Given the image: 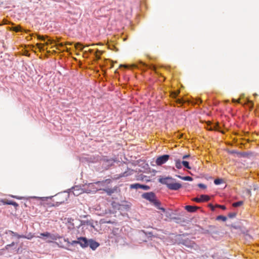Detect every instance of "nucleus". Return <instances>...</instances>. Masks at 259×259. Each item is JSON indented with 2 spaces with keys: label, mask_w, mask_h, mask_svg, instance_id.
<instances>
[{
  "label": "nucleus",
  "mask_w": 259,
  "mask_h": 259,
  "mask_svg": "<svg viewBox=\"0 0 259 259\" xmlns=\"http://www.w3.org/2000/svg\"><path fill=\"white\" fill-rule=\"evenodd\" d=\"M104 182H97L96 183L86 184L83 185L82 190L83 192L90 193H95L98 190H101L102 187L104 186Z\"/></svg>",
  "instance_id": "f03ea898"
},
{
  "label": "nucleus",
  "mask_w": 259,
  "mask_h": 259,
  "mask_svg": "<svg viewBox=\"0 0 259 259\" xmlns=\"http://www.w3.org/2000/svg\"><path fill=\"white\" fill-rule=\"evenodd\" d=\"M13 244H14V243H12V245H9L8 246H12Z\"/></svg>",
  "instance_id": "a18cd8bd"
},
{
  "label": "nucleus",
  "mask_w": 259,
  "mask_h": 259,
  "mask_svg": "<svg viewBox=\"0 0 259 259\" xmlns=\"http://www.w3.org/2000/svg\"><path fill=\"white\" fill-rule=\"evenodd\" d=\"M142 197L146 200H149L150 202L153 203V204L159 209L161 210L163 212H165V210L163 207H160V203L156 198L155 194L153 192H147L142 194Z\"/></svg>",
  "instance_id": "7ed1b4c3"
},
{
  "label": "nucleus",
  "mask_w": 259,
  "mask_h": 259,
  "mask_svg": "<svg viewBox=\"0 0 259 259\" xmlns=\"http://www.w3.org/2000/svg\"><path fill=\"white\" fill-rule=\"evenodd\" d=\"M37 38L41 41H45L46 38H48V36H41L37 35Z\"/></svg>",
  "instance_id": "5701e85b"
},
{
  "label": "nucleus",
  "mask_w": 259,
  "mask_h": 259,
  "mask_svg": "<svg viewBox=\"0 0 259 259\" xmlns=\"http://www.w3.org/2000/svg\"><path fill=\"white\" fill-rule=\"evenodd\" d=\"M175 165L176 167L178 169H181L182 167V162H181L180 160H175Z\"/></svg>",
  "instance_id": "dca6fc26"
},
{
  "label": "nucleus",
  "mask_w": 259,
  "mask_h": 259,
  "mask_svg": "<svg viewBox=\"0 0 259 259\" xmlns=\"http://www.w3.org/2000/svg\"><path fill=\"white\" fill-rule=\"evenodd\" d=\"M198 186L199 188L202 189H205L206 188V186L203 184H199Z\"/></svg>",
  "instance_id": "2f4dec72"
},
{
  "label": "nucleus",
  "mask_w": 259,
  "mask_h": 259,
  "mask_svg": "<svg viewBox=\"0 0 259 259\" xmlns=\"http://www.w3.org/2000/svg\"><path fill=\"white\" fill-rule=\"evenodd\" d=\"M224 182V180L222 179H216L214 181V183L217 185H220Z\"/></svg>",
  "instance_id": "412c9836"
},
{
  "label": "nucleus",
  "mask_w": 259,
  "mask_h": 259,
  "mask_svg": "<svg viewBox=\"0 0 259 259\" xmlns=\"http://www.w3.org/2000/svg\"><path fill=\"white\" fill-rule=\"evenodd\" d=\"M159 182L166 185L167 187L171 190L176 191L182 187V185L180 183L176 182L175 180L170 177L160 178Z\"/></svg>",
  "instance_id": "f257e3e1"
},
{
  "label": "nucleus",
  "mask_w": 259,
  "mask_h": 259,
  "mask_svg": "<svg viewBox=\"0 0 259 259\" xmlns=\"http://www.w3.org/2000/svg\"><path fill=\"white\" fill-rule=\"evenodd\" d=\"M194 201H196L197 202H201V201L200 197H199V198H195L194 199Z\"/></svg>",
  "instance_id": "72a5a7b5"
},
{
  "label": "nucleus",
  "mask_w": 259,
  "mask_h": 259,
  "mask_svg": "<svg viewBox=\"0 0 259 259\" xmlns=\"http://www.w3.org/2000/svg\"><path fill=\"white\" fill-rule=\"evenodd\" d=\"M105 191L109 195H111V194L113 193V191L109 189H108Z\"/></svg>",
  "instance_id": "7c9ffc66"
},
{
  "label": "nucleus",
  "mask_w": 259,
  "mask_h": 259,
  "mask_svg": "<svg viewBox=\"0 0 259 259\" xmlns=\"http://www.w3.org/2000/svg\"><path fill=\"white\" fill-rule=\"evenodd\" d=\"M47 41L45 44L37 43L36 46L39 49V51H45L44 46H48L49 45L54 44L56 43V40L52 39L50 38H47Z\"/></svg>",
  "instance_id": "39448f33"
},
{
  "label": "nucleus",
  "mask_w": 259,
  "mask_h": 259,
  "mask_svg": "<svg viewBox=\"0 0 259 259\" xmlns=\"http://www.w3.org/2000/svg\"><path fill=\"white\" fill-rule=\"evenodd\" d=\"M211 128H212V126H211V125H210V126H209V125H207V129L208 130H209V131H213V130H211Z\"/></svg>",
  "instance_id": "c9c22d12"
},
{
  "label": "nucleus",
  "mask_w": 259,
  "mask_h": 259,
  "mask_svg": "<svg viewBox=\"0 0 259 259\" xmlns=\"http://www.w3.org/2000/svg\"><path fill=\"white\" fill-rule=\"evenodd\" d=\"M12 30L15 31V32H24L26 33H28L30 30L28 29H23L20 26L18 25L15 27H13L12 28Z\"/></svg>",
  "instance_id": "9b49d317"
},
{
  "label": "nucleus",
  "mask_w": 259,
  "mask_h": 259,
  "mask_svg": "<svg viewBox=\"0 0 259 259\" xmlns=\"http://www.w3.org/2000/svg\"><path fill=\"white\" fill-rule=\"evenodd\" d=\"M185 209L189 212H195L198 209L197 207L191 206V205H186L185 206Z\"/></svg>",
  "instance_id": "ddd939ff"
},
{
  "label": "nucleus",
  "mask_w": 259,
  "mask_h": 259,
  "mask_svg": "<svg viewBox=\"0 0 259 259\" xmlns=\"http://www.w3.org/2000/svg\"><path fill=\"white\" fill-rule=\"evenodd\" d=\"M96 44H91V45H88L85 46H83L82 45V44H81L79 42H78V43H76L75 45V48L77 50H79L80 51H82L83 49L84 48H85V47H90V46H95Z\"/></svg>",
  "instance_id": "f8f14e48"
},
{
  "label": "nucleus",
  "mask_w": 259,
  "mask_h": 259,
  "mask_svg": "<svg viewBox=\"0 0 259 259\" xmlns=\"http://www.w3.org/2000/svg\"><path fill=\"white\" fill-rule=\"evenodd\" d=\"M29 48L31 50H33V49L35 48V46L33 45H30Z\"/></svg>",
  "instance_id": "e433bc0d"
},
{
  "label": "nucleus",
  "mask_w": 259,
  "mask_h": 259,
  "mask_svg": "<svg viewBox=\"0 0 259 259\" xmlns=\"http://www.w3.org/2000/svg\"><path fill=\"white\" fill-rule=\"evenodd\" d=\"M233 215H232V214H230V215H229V217H233Z\"/></svg>",
  "instance_id": "c03bdc74"
},
{
  "label": "nucleus",
  "mask_w": 259,
  "mask_h": 259,
  "mask_svg": "<svg viewBox=\"0 0 259 259\" xmlns=\"http://www.w3.org/2000/svg\"><path fill=\"white\" fill-rule=\"evenodd\" d=\"M168 155H163L158 157L156 160V163L158 165H161L165 163L169 159Z\"/></svg>",
  "instance_id": "423d86ee"
},
{
  "label": "nucleus",
  "mask_w": 259,
  "mask_h": 259,
  "mask_svg": "<svg viewBox=\"0 0 259 259\" xmlns=\"http://www.w3.org/2000/svg\"><path fill=\"white\" fill-rule=\"evenodd\" d=\"M200 197L201 202L208 201L210 199L209 196L206 195H201Z\"/></svg>",
  "instance_id": "4468645a"
},
{
  "label": "nucleus",
  "mask_w": 259,
  "mask_h": 259,
  "mask_svg": "<svg viewBox=\"0 0 259 259\" xmlns=\"http://www.w3.org/2000/svg\"><path fill=\"white\" fill-rule=\"evenodd\" d=\"M38 237L42 239L47 242H52L53 240H57L59 238V237L57 235L51 234L47 232L40 233Z\"/></svg>",
  "instance_id": "20e7f679"
},
{
  "label": "nucleus",
  "mask_w": 259,
  "mask_h": 259,
  "mask_svg": "<svg viewBox=\"0 0 259 259\" xmlns=\"http://www.w3.org/2000/svg\"><path fill=\"white\" fill-rule=\"evenodd\" d=\"M217 220H222L224 222L226 221L227 220V218L223 215H219L217 218Z\"/></svg>",
  "instance_id": "393cba45"
},
{
  "label": "nucleus",
  "mask_w": 259,
  "mask_h": 259,
  "mask_svg": "<svg viewBox=\"0 0 259 259\" xmlns=\"http://www.w3.org/2000/svg\"><path fill=\"white\" fill-rule=\"evenodd\" d=\"M232 101L234 103H240V104H243V103L241 101L240 99H239L238 100H236V99H233L232 100Z\"/></svg>",
  "instance_id": "c756f323"
},
{
  "label": "nucleus",
  "mask_w": 259,
  "mask_h": 259,
  "mask_svg": "<svg viewBox=\"0 0 259 259\" xmlns=\"http://www.w3.org/2000/svg\"><path fill=\"white\" fill-rule=\"evenodd\" d=\"M130 188L131 189H142L145 190H148L150 189L149 186L144 185H141L138 183L133 184L131 185Z\"/></svg>",
  "instance_id": "0eeeda50"
},
{
  "label": "nucleus",
  "mask_w": 259,
  "mask_h": 259,
  "mask_svg": "<svg viewBox=\"0 0 259 259\" xmlns=\"http://www.w3.org/2000/svg\"><path fill=\"white\" fill-rule=\"evenodd\" d=\"M88 52H89L90 54L94 53H93V50H92V49H89V50H88Z\"/></svg>",
  "instance_id": "ea45409f"
},
{
  "label": "nucleus",
  "mask_w": 259,
  "mask_h": 259,
  "mask_svg": "<svg viewBox=\"0 0 259 259\" xmlns=\"http://www.w3.org/2000/svg\"><path fill=\"white\" fill-rule=\"evenodd\" d=\"M180 179L184 180V181H192L193 180V179L192 177L189 176H186V177H182L180 176H178Z\"/></svg>",
  "instance_id": "a211bd4d"
},
{
  "label": "nucleus",
  "mask_w": 259,
  "mask_h": 259,
  "mask_svg": "<svg viewBox=\"0 0 259 259\" xmlns=\"http://www.w3.org/2000/svg\"><path fill=\"white\" fill-rule=\"evenodd\" d=\"M6 233L9 234L10 235L13 236H16V237H18V238H21L23 237L22 236H21L12 231H8L6 232Z\"/></svg>",
  "instance_id": "2eb2a0df"
},
{
  "label": "nucleus",
  "mask_w": 259,
  "mask_h": 259,
  "mask_svg": "<svg viewBox=\"0 0 259 259\" xmlns=\"http://www.w3.org/2000/svg\"><path fill=\"white\" fill-rule=\"evenodd\" d=\"M87 53V51H84V53Z\"/></svg>",
  "instance_id": "49530a36"
},
{
  "label": "nucleus",
  "mask_w": 259,
  "mask_h": 259,
  "mask_svg": "<svg viewBox=\"0 0 259 259\" xmlns=\"http://www.w3.org/2000/svg\"><path fill=\"white\" fill-rule=\"evenodd\" d=\"M88 241L89 240L85 237H80L78 239V244L83 248L88 246Z\"/></svg>",
  "instance_id": "6e6552de"
},
{
  "label": "nucleus",
  "mask_w": 259,
  "mask_h": 259,
  "mask_svg": "<svg viewBox=\"0 0 259 259\" xmlns=\"http://www.w3.org/2000/svg\"><path fill=\"white\" fill-rule=\"evenodd\" d=\"M9 204H12L14 205H17V204L16 203V202H13V203H10Z\"/></svg>",
  "instance_id": "79ce46f5"
},
{
  "label": "nucleus",
  "mask_w": 259,
  "mask_h": 259,
  "mask_svg": "<svg viewBox=\"0 0 259 259\" xmlns=\"http://www.w3.org/2000/svg\"><path fill=\"white\" fill-rule=\"evenodd\" d=\"M33 35V34H29V36H27L26 37V39L27 40H30L32 39V36Z\"/></svg>",
  "instance_id": "473e14b6"
},
{
  "label": "nucleus",
  "mask_w": 259,
  "mask_h": 259,
  "mask_svg": "<svg viewBox=\"0 0 259 259\" xmlns=\"http://www.w3.org/2000/svg\"><path fill=\"white\" fill-rule=\"evenodd\" d=\"M246 103L248 104L250 107V108H252L253 106V103L252 101H249V100H247ZM244 104H246V103H244Z\"/></svg>",
  "instance_id": "cd10ccee"
},
{
  "label": "nucleus",
  "mask_w": 259,
  "mask_h": 259,
  "mask_svg": "<svg viewBox=\"0 0 259 259\" xmlns=\"http://www.w3.org/2000/svg\"><path fill=\"white\" fill-rule=\"evenodd\" d=\"M64 241L65 242H67L68 243H69V244H71V245H74V244H78V240H73V241H72L71 242H69L68 241V239H64Z\"/></svg>",
  "instance_id": "a878e982"
},
{
  "label": "nucleus",
  "mask_w": 259,
  "mask_h": 259,
  "mask_svg": "<svg viewBox=\"0 0 259 259\" xmlns=\"http://www.w3.org/2000/svg\"><path fill=\"white\" fill-rule=\"evenodd\" d=\"M219 208H221V209H223V210H225L226 209V207L224 205H221L220 206V207Z\"/></svg>",
  "instance_id": "58836bf2"
},
{
  "label": "nucleus",
  "mask_w": 259,
  "mask_h": 259,
  "mask_svg": "<svg viewBox=\"0 0 259 259\" xmlns=\"http://www.w3.org/2000/svg\"><path fill=\"white\" fill-rule=\"evenodd\" d=\"M211 130H213V131L221 132L220 129V126L218 124H215L212 126V128H211Z\"/></svg>",
  "instance_id": "4be33fe9"
},
{
  "label": "nucleus",
  "mask_w": 259,
  "mask_h": 259,
  "mask_svg": "<svg viewBox=\"0 0 259 259\" xmlns=\"http://www.w3.org/2000/svg\"><path fill=\"white\" fill-rule=\"evenodd\" d=\"M132 68H137L140 69H144L146 68L147 65L142 61H139L137 63L133 64L131 65Z\"/></svg>",
  "instance_id": "1a4fd4ad"
},
{
  "label": "nucleus",
  "mask_w": 259,
  "mask_h": 259,
  "mask_svg": "<svg viewBox=\"0 0 259 259\" xmlns=\"http://www.w3.org/2000/svg\"><path fill=\"white\" fill-rule=\"evenodd\" d=\"M59 41V40H58L57 41H56V43L55 44V45L53 47H55L56 49L58 50H60V48H62L64 47V44L63 43H60V44H57V42Z\"/></svg>",
  "instance_id": "6ab92c4d"
},
{
  "label": "nucleus",
  "mask_w": 259,
  "mask_h": 259,
  "mask_svg": "<svg viewBox=\"0 0 259 259\" xmlns=\"http://www.w3.org/2000/svg\"><path fill=\"white\" fill-rule=\"evenodd\" d=\"M182 164L187 168L191 169V167L189 166V162L186 161H182Z\"/></svg>",
  "instance_id": "b1692460"
},
{
  "label": "nucleus",
  "mask_w": 259,
  "mask_h": 259,
  "mask_svg": "<svg viewBox=\"0 0 259 259\" xmlns=\"http://www.w3.org/2000/svg\"><path fill=\"white\" fill-rule=\"evenodd\" d=\"M209 206L210 207L211 209L213 211V210H214L215 207L219 208L220 207L221 205L217 204L215 206H214L213 205L210 204L209 205Z\"/></svg>",
  "instance_id": "bb28decb"
},
{
  "label": "nucleus",
  "mask_w": 259,
  "mask_h": 259,
  "mask_svg": "<svg viewBox=\"0 0 259 259\" xmlns=\"http://www.w3.org/2000/svg\"><path fill=\"white\" fill-rule=\"evenodd\" d=\"M124 67L125 68H128L129 67V65H120V67Z\"/></svg>",
  "instance_id": "f704fd0d"
},
{
  "label": "nucleus",
  "mask_w": 259,
  "mask_h": 259,
  "mask_svg": "<svg viewBox=\"0 0 259 259\" xmlns=\"http://www.w3.org/2000/svg\"><path fill=\"white\" fill-rule=\"evenodd\" d=\"M189 156H190L189 155H185L183 156V159H186V158H188Z\"/></svg>",
  "instance_id": "4c0bfd02"
},
{
  "label": "nucleus",
  "mask_w": 259,
  "mask_h": 259,
  "mask_svg": "<svg viewBox=\"0 0 259 259\" xmlns=\"http://www.w3.org/2000/svg\"><path fill=\"white\" fill-rule=\"evenodd\" d=\"M72 42H67L65 44L66 45H70V46L72 45Z\"/></svg>",
  "instance_id": "a19ab883"
},
{
  "label": "nucleus",
  "mask_w": 259,
  "mask_h": 259,
  "mask_svg": "<svg viewBox=\"0 0 259 259\" xmlns=\"http://www.w3.org/2000/svg\"><path fill=\"white\" fill-rule=\"evenodd\" d=\"M179 92H173L171 93V96L173 97V98H176L179 94Z\"/></svg>",
  "instance_id": "c85d7f7f"
},
{
  "label": "nucleus",
  "mask_w": 259,
  "mask_h": 259,
  "mask_svg": "<svg viewBox=\"0 0 259 259\" xmlns=\"http://www.w3.org/2000/svg\"><path fill=\"white\" fill-rule=\"evenodd\" d=\"M66 51H67V52H68V51H68V49L67 47H66Z\"/></svg>",
  "instance_id": "37998d69"
},
{
  "label": "nucleus",
  "mask_w": 259,
  "mask_h": 259,
  "mask_svg": "<svg viewBox=\"0 0 259 259\" xmlns=\"http://www.w3.org/2000/svg\"><path fill=\"white\" fill-rule=\"evenodd\" d=\"M102 52L99 50H97L96 52L94 53V55L96 57V58L98 60L100 59V56L102 54Z\"/></svg>",
  "instance_id": "f3484780"
},
{
  "label": "nucleus",
  "mask_w": 259,
  "mask_h": 259,
  "mask_svg": "<svg viewBox=\"0 0 259 259\" xmlns=\"http://www.w3.org/2000/svg\"><path fill=\"white\" fill-rule=\"evenodd\" d=\"M243 204L242 201H239L233 203L232 206L235 207H237L242 205Z\"/></svg>",
  "instance_id": "aec40b11"
},
{
  "label": "nucleus",
  "mask_w": 259,
  "mask_h": 259,
  "mask_svg": "<svg viewBox=\"0 0 259 259\" xmlns=\"http://www.w3.org/2000/svg\"><path fill=\"white\" fill-rule=\"evenodd\" d=\"M88 244L93 250H95L99 246V244L93 239H89Z\"/></svg>",
  "instance_id": "9d476101"
}]
</instances>
